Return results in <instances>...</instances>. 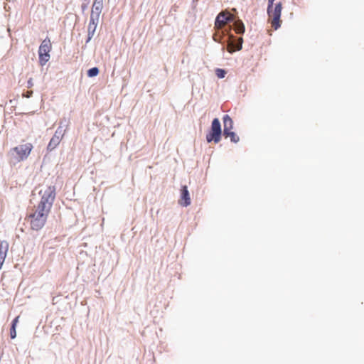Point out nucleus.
I'll list each match as a JSON object with an SVG mask.
<instances>
[{
  "mask_svg": "<svg viewBox=\"0 0 364 364\" xmlns=\"http://www.w3.org/2000/svg\"><path fill=\"white\" fill-rule=\"evenodd\" d=\"M33 86V82L32 78H30L27 82V87L28 88L32 87Z\"/></svg>",
  "mask_w": 364,
  "mask_h": 364,
  "instance_id": "nucleus-25",
  "label": "nucleus"
},
{
  "mask_svg": "<svg viewBox=\"0 0 364 364\" xmlns=\"http://www.w3.org/2000/svg\"><path fill=\"white\" fill-rule=\"evenodd\" d=\"M15 318L18 319L19 318V316H16Z\"/></svg>",
  "mask_w": 364,
  "mask_h": 364,
  "instance_id": "nucleus-28",
  "label": "nucleus"
},
{
  "mask_svg": "<svg viewBox=\"0 0 364 364\" xmlns=\"http://www.w3.org/2000/svg\"><path fill=\"white\" fill-rule=\"evenodd\" d=\"M18 320H13L11 330H10V336L11 338H15L16 337V324L18 323Z\"/></svg>",
  "mask_w": 364,
  "mask_h": 364,
  "instance_id": "nucleus-18",
  "label": "nucleus"
},
{
  "mask_svg": "<svg viewBox=\"0 0 364 364\" xmlns=\"http://www.w3.org/2000/svg\"><path fill=\"white\" fill-rule=\"evenodd\" d=\"M282 5L281 2L277 3L275 5L274 10L272 9V15L270 17H272V26L275 29H277L280 27V18L282 13Z\"/></svg>",
  "mask_w": 364,
  "mask_h": 364,
  "instance_id": "nucleus-7",
  "label": "nucleus"
},
{
  "mask_svg": "<svg viewBox=\"0 0 364 364\" xmlns=\"http://www.w3.org/2000/svg\"><path fill=\"white\" fill-rule=\"evenodd\" d=\"M223 136L226 138L230 137V141L234 143H237L240 141V137L235 134V132L230 131L227 134H223Z\"/></svg>",
  "mask_w": 364,
  "mask_h": 364,
  "instance_id": "nucleus-16",
  "label": "nucleus"
},
{
  "mask_svg": "<svg viewBox=\"0 0 364 364\" xmlns=\"http://www.w3.org/2000/svg\"><path fill=\"white\" fill-rule=\"evenodd\" d=\"M55 198V188L48 186L43 192L37 208L41 211L50 212Z\"/></svg>",
  "mask_w": 364,
  "mask_h": 364,
  "instance_id": "nucleus-2",
  "label": "nucleus"
},
{
  "mask_svg": "<svg viewBox=\"0 0 364 364\" xmlns=\"http://www.w3.org/2000/svg\"><path fill=\"white\" fill-rule=\"evenodd\" d=\"M33 91H27L26 93L23 94V96L25 97L29 98L32 96Z\"/></svg>",
  "mask_w": 364,
  "mask_h": 364,
  "instance_id": "nucleus-24",
  "label": "nucleus"
},
{
  "mask_svg": "<svg viewBox=\"0 0 364 364\" xmlns=\"http://www.w3.org/2000/svg\"><path fill=\"white\" fill-rule=\"evenodd\" d=\"M181 200L180 203L183 207H187L191 204L189 192L186 186L181 187Z\"/></svg>",
  "mask_w": 364,
  "mask_h": 364,
  "instance_id": "nucleus-9",
  "label": "nucleus"
},
{
  "mask_svg": "<svg viewBox=\"0 0 364 364\" xmlns=\"http://www.w3.org/2000/svg\"><path fill=\"white\" fill-rule=\"evenodd\" d=\"M225 21H227L226 14L223 12L219 13L215 21V28H225L223 24L225 23Z\"/></svg>",
  "mask_w": 364,
  "mask_h": 364,
  "instance_id": "nucleus-11",
  "label": "nucleus"
},
{
  "mask_svg": "<svg viewBox=\"0 0 364 364\" xmlns=\"http://www.w3.org/2000/svg\"><path fill=\"white\" fill-rule=\"evenodd\" d=\"M48 213L36 208L35 212L28 216L31 229L36 231L41 230L46 224Z\"/></svg>",
  "mask_w": 364,
  "mask_h": 364,
  "instance_id": "nucleus-3",
  "label": "nucleus"
},
{
  "mask_svg": "<svg viewBox=\"0 0 364 364\" xmlns=\"http://www.w3.org/2000/svg\"><path fill=\"white\" fill-rule=\"evenodd\" d=\"M236 19L235 18V17L233 16H231V15H229V16H227V21H225V23H232V24L234 23V21H235Z\"/></svg>",
  "mask_w": 364,
  "mask_h": 364,
  "instance_id": "nucleus-23",
  "label": "nucleus"
},
{
  "mask_svg": "<svg viewBox=\"0 0 364 364\" xmlns=\"http://www.w3.org/2000/svg\"><path fill=\"white\" fill-rule=\"evenodd\" d=\"M99 68L97 67H93L87 70V76L90 77H93L97 76L99 74Z\"/></svg>",
  "mask_w": 364,
  "mask_h": 364,
  "instance_id": "nucleus-19",
  "label": "nucleus"
},
{
  "mask_svg": "<svg viewBox=\"0 0 364 364\" xmlns=\"http://www.w3.org/2000/svg\"><path fill=\"white\" fill-rule=\"evenodd\" d=\"M221 124L218 118L213 119L211 123L210 131L206 135V141L210 143L214 141L218 143L221 139Z\"/></svg>",
  "mask_w": 364,
  "mask_h": 364,
  "instance_id": "nucleus-4",
  "label": "nucleus"
},
{
  "mask_svg": "<svg viewBox=\"0 0 364 364\" xmlns=\"http://www.w3.org/2000/svg\"><path fill=\"white\" fill-rule=\"evenodd\" d=\"M274 0H268V6H267V14L269 16L272 15V8L273 7Z\"/></svg>",
  "mask_w": 364,
  "mask_h": 364,
  "instance_id": "nucleus-22",
  "label": "nucleus"
},
{
  "mask_svg": "<svg viewBox=\"0 0 364 364\" xmlns=\"http://www.w3.org/2000/svg\"><path fill=\"white\" fill-rule=\"evenodd\" d=\"M65 132V129H62V127H58L53 136L57 137L58 139L61 141Z\"/></svg>",
  "mask_w": 364,
  "mask_h": 364,
  "instance_id": "nucleus-17",
  "label": "nucleus"
},
{
  "mask_svg": "<svg viewBox=\"0 0 364 364\" xmlns=\"http://www.w3.org/2000/svg\"><path fill=\"white\" fill-rule=\"evenodd\" d=\"M232 27L237 34H242L245 31V25L240 19H236L232 24Z\"/></svg>",
  "mask_w": 364,
  "mask_h": 364,
  "instance_id": "nucleus-13",
  "label": "nucleus"
},
{
  "mask_svg": "<svg viewBox=\"0 0 364 364\" xmlns=\"http://www.w3.org/2000/svg\"><path fill=\"white\" fill-rule=\"evenodd\" d=\"M68 124H69V120L68 119H66L65 117H64L60 121L58 127H62V129H65V132H66Z\"/></svg>",
  "mask_w": 364,
  "mask_h": 364,
  "instance_id": "nucleus-20",
  "label": "nucleus"
},
{
  "mask_svg": "<svg viewBox=\"0 0 364 364\" xmlns=\"http://www.w3.org/2000/svg\"><path fill=\"white\" fill-rule=\"evenodd\" d=\"M215 74L220 79L224 78L226 75V71L224 69L217 68L215 70Z\"/></svg>",
  "mask_w": 364,
  "mask_h": 364,
  "instance_id": "nucleus-21",
  "label": "nucleus"
},
{
  "mask_svg": "<svg viewBox=\"0 0 364 364\" xmlns=\"http://www.w3.org/2000/svg\"><path fill=\"white\" fill-rule=\"evenodd\" d=\"M98 22H99V19L95 18L93 17H90V23H89L88 28H87V38L86 43H88L93 37V36L95 33Z\"/></svg>",
  "mask_w": 364,
  "mask_h": 364,
  "instance_id": "nucleus-8",
  "label": "nucleus"
},
{
  "mask_svg": "<svg viewBox=\"0 0 364 364\" xmlns=\"http://www.w3.org/2000/svg\"><path fill=\"white\" fill-rule=\"evenodd\" d=\"M51 50V43L48 38H45L38 49L39 63L43 66L50 59V51Z\"/></svg>",
  "mask_w": 364,
  "mask_h": 364,
  "instance_id": "nucleus-5",
  "label": "nucleus"
},
{
  "mask_svg": "<svg viewBox=\"0 0 364 364\" xmlns=\"http://www.w3.org/2000/svg\"><path fill=\"white\" fill-rule=\"evenodd\" d=\"M223 134H227L228 132L233 129V121L228 114H225L223 118Z\"/></svg>",
  "mask_w": 364,
  "mask_h": 364,
  "instance_id": "nucleus-10",
  "label": "nucleus"
},
{
  "mask_svg": "<svg viewBox=\"0 0 364 364\" xmlns=\"http://www.w3.org/2000/svg\"><path fill=\"white\" fill-rule=\"evenodd\" d=\"M217 31L213 35V40L215 42L223 44L225 42L223 39L225 36L228 38V51L230 53L235 50H240L242 48V38H236L231 33L230 28H216Z\"/></svg>",
  "mask_w": 364,
  "mask_h": 364,
  "instance_id": "nucleus-1",
  "label": "nucleus"
},
{
  "mask_svg": "<svg viewBox=\"0 0 364 364\" xmlns=\"http://www.w3.org/2000/svg\"><path fill=\"white\" fill-rule=\"evenodd\" d=\"M60 142V139H58L57 137L53 136L48 144L47 150L48 151H52L59 145Z\"/></svg>",
  "mask_w": 364,
  "mask_h": 364,
  "instance_id": "nucleus-15",
  "label": "nucleus"
},
{
  "mask_svg": "<svg viewBox=\"0 0 364 364\" xmlns=\"http://www.w3.org/2000/svg\"><path fill=\"white\" fill-rule=\"evenodd\" d=\"M9 250L8 242L4 240L0 243V258L6 259L7 252Z\"/></svg>",
  "mask_w": 364,
  "mask_h": 364,
  "instance_id": "nucleus-14",
  "label": "nucleus"
},
{
  "mask_svg": "<svg viewBox=\"0 0 364 364\" xmlns=\"http://www.w3.org/2000/svg\"><path fill=\"white\" fill-rule=\"evenodd\" d=\"M93 3L97 4H103V0H94Z\"/></svg>",
  "mask_w": 364,
  "mask_h": 364,
  "instance_id": "nucleus-26",
  "label": "nucleus"
},
{
  "mask_svg": "<svg viewBox=\"0 0 364 364\" xmlns=\"http://www.w3.org/2000/svg\"><path fill=\"white\" fill-rule=\"evenodd\" d=\"M86 9H87V5L86 4H82V10L84 11Z\"/></svg>",
  "mask_w": 364,
  "mask_h": 364,
  "instance_id": "nucleus-27",
  "label": "nucleus"
},
{
  "mask_svg": "<svg viewBox=\"0 0 364 364\" xmlns=\"http://www.w3.org/2000/svg\"><path fill=\"white\" fill-rule=\"evenodd\" d=\"M102 8L103 4H97L93 3L90 17L99 19Z\"/></svg>",
  "mask_w": 364,
  "mask_h": 364,
  "instance_id": "nucleus-12",
  "label": "nucleus"
},
{
  "mask_svg": "<svg viewBox=\"0 0 364 364\" xmlns=\"http://www.w3.org/2000/svg\"><path fill=\"white\" fill-rule=\"evenodd\" d=\"M33 146L30 143L19 145L13 149V151L15 152L18 156V161H23L28 158L32 150Z\"/></svg>",
  "mask_w": 364,
  "mask_h": 364,
  "instance_id": "nucleus-6",
  "label": "nucleus"
}]
</instances>
